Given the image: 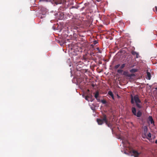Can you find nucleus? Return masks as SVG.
Returning a JSON list of instances; mask_svg holds the SVG:
<instances>
[{"label": "nucleus", "instance_id": "obj_31", "mask_svg": "<svg viewBox=\"0 0 157 157\" xmlns=\"http://www.w3.org/2000/svg\"><path fill=\"white\" fill-rule=\"evenodd\" d=\"M94 53H91L90 55L92 56V55H94Z\"/></svg>", "mask_w": 157, "mask_h": 157}, {"label": "nucleus", "instance_id": "obj_27", "mask_svg": "<svg viewBox=\"0 0 157 157\" xmlns=\"http://www.w3.org/2000/svg\"><path fill=\"white\" fill-rule=\"evenodd\" d=\"M142 137H143V138H146V137H147V136H145L144 134V135H143L142 136Z\"/></svg>", "mask_w": 157, "mask_h": 157}, {"label": "nucleus", "instance_id": "obj_32", "mask_svg": "<svg viewBox=\"0 0 157 157\" xmlns=\"http://www.w3.org/2000/svg\"><path fill=\"white\" fill-rule=\"evenodd\" d=\"M155 143L157 144V140H156L155 141Z\"/></svg>", "mask_w": 157, "mask_h": 157}, {"label": "nucleus", "instance_id": "obj_30", "mask_svg": "<svg viewBox=\"0 0 157 157\" xmlns=\"http://www.w3.org/2000/svg\"><path fill=\"white\" fill-rule=\"evenodd\" d=\"M98 52L100 53H101V51L100 50H99L98 51Z\"/></svg>", "mask_w": 157, "mask_h": 157}, {"label": "nucleus", "instance_id": "obj_2", "mask_svg": "<svg viewBox=\"0 0 157 157\" xmlns=\"http://www.w3.org/2000/svg\"><path fill=\"white\" fill-rule=\"evenodd\" d=\"M107 120V117L105 114L103 115V118L102 119H97V122L99 125L102 124L104 122L105 123L106 121Z\"/></svg>", "mask_w": 157, "mask_h": 157}, {"label": "nucleus", "instance_id": "obj_18", "mask_svg": "<svg viewBox=\"0 0 157 157\" xmlns=\"http://www.w3.org/2000/svg\"><path fill=\"white\" fill-rule=\"evenodd\" d=\"M123 74V75L128 77V75L129 74L128 73V72L124 71Z\"/></svg>", "mask_w": 157, "mask_h": 157}, {"label": "nucleus", "instance_id": "obj_20", "mask_svg": "<svg viewBox=\"0 0 157 157\" xmlns=\"http://www.w3.org/2000/svg\"><path fill=\"white\" fill-rule=\"evenodd\" d=\"M147 128H146V129H144V136H146V133H147Z\"/></svg>", "mask_w": 157, "mask_h": 157}, {"label": "nucleus", "instance_id": "obj_33", "mask_svg": "<svg viewBox=\"0 0 157 157\" xmlns=\"http://www.w3.org/2000/svg\"><path fill=\"white\" fill-rule=\"evenodd\" d=\"M97 49L98 51V50H99L100 49H99V48H97Z\"/></svg>", "mask_w": 157, "mask_h": 157}, {"label": "nucleus", "instance_id": "obj_5", "mask_svg": "<svg viewBox=\"0 0 157 157\" xmlns=\"http://www.w3.org/2000/svg\"><path fill=\"white\" fill-rule=\"evenodd\" d=\"M106 124L109 128H111L112 131H113V129L112 128V124L109 123L108 122V120H107L105 122Z\"/></svg>", "mask_w": 157, "mask_h": 157}, {"label": "nucleus", "instance_id": "obj_8", "mask_svg": "<svg viewBox=\"0 0 157 157\" xmlns=\"http://www.w3.org/2000/svg\"><path fill=\"white\" fill-rule=\"evenodd\" d=\"M142 114V112L140 110H139L138 111L137 113H136V115L135 116H136L138 117H140L141 116Z\"/></svg>", "mask_w": 157, "mask_h": 157}, {"label": "nucleus", "instance_id": "obj_3", "mask_svg": "<svg viewBox=\"0 0 157 157\" xmlns=\"http://www.w3.org/2000/svg\"><path fill=\"white\" fill-rule=\"evenodd\" d=\"M41 11V14L44 16L45 15L46 13L47 12V10L46 8H44V7L41 8L40 9Z\"/></svg>", "mask_w": 157, "mask_h": 157}, {"label": "nucleus", "instance_id": "obj_16", "mask_svg": "<svg viewBox=\"0 0 157 157\" xmlns=\"http://www.w3.org/2000/svg\"><path fill=\"white\" fill-rule=\"evenodd\" d=\"M99 94V93L98 91H97L95 94L94 97L97 99Z\"/></svg>", "mask_w": 157, "mask_h": 157}, {"label": "nucleus", "instance_id": "obj_9", "mask_svg": "<svg viewBox=\"0 0 157 157\" xmlns=\"http://www.w3.org/2000/svg\"><path fill=\"white\" fill-rule=\"evenodd\" d=\"M53 1L56 4H60L62 2V0H53Z\"/></svg>", "mask_w": 157, "mask_h": 157}, {"label": "nucleus", "instance_id": "obj_6", "mask_svg": "<svg viewBox=\"0 0 157 157\" xmlns=\"http://www.w3.org/2000/svg\"><path fill=\"white\" fill-rule=\"evenodd\" d=\"M131 53L133 55H136V58H138L139 57V53H138L137 52H135V51H132L131 52Z\"/></svg>", "mask_w": 157, "mask_h": 157}, {"label": "nucleus", "instance_id": "obj_14", "mask_svg": "<svg viewBox=\"0 0 157 157\" xmlns=\"http://www.w3.org/2000/svg\"><path fill=\"white\" fill-rule=\"evenodd\" d=\"M137 71V70L136 69H132L130 70V71L131 73H135Z\"/></svg>", "mask_w": 157, "mask_h": 157}, {"label": "nucleus", "instance_id": "obj_24", "mask_svg": "<svg viewBox=\"0 0 157 157\" xmlns=\"http://www.w3.org/2000/svg\"><path fill=\"white\" fill-rule=\"evenodd\" d=\"M90 98V96L88 95H87L85 97V99L87 101H89V100L88 99V98Z\"/></svg>", "mask_w": 157, "mask_h": 157}, {"label": "nucleus", "instance_id": "obj_10", "mask_svg": "<svg viewBox=\"0 0 157 157\" xmlns=\"http://www.w3.org/2000/svg\"><path fill=\"white\" fill-rule=\"evenodd\" d=\"M132 113L134 115H136V109L135 107H132Z\"/></svg>", "mask_w": 157, "mask_h": 157}, {"label": "nucleus", "instance_id": "obj_13", "mask_svg": "<svg viewBox=\"0 0 157 157\" xmlns=\"http://www.w3.org/2000/svg\"><path fill=\"white\" fill-rule=\"evenodd\" d=\"M123 143L124 146H126V145L127 146H128L129 145V143L128 141H123Z\"/></svg>", "mask_w": 157, "mask_h": 157}, {"label": "nucleus", "instance_id": "obj_15", "mask_svg": "<svg viewBox=\"0 0 157 157\" xmlns=\"http://www.w3.org/2000/svg\"><path fill=\"white\" fill-rule=\"evenodd\" d=\"M141 102H137L136 103V104L137 107L139 108H141L142 107V106L140 104V103Z\"/></svg>", "mask_w": 157, "mask_h": 157}, {"label": "nucleus", "instance_id": "obj_12", "mask_svg": "<svg viewBox=\"0 0 157 157\" xmlns=\"http://www.w3.org/2000/svg\"><path fill=\"white\" fill-rule=\"evenodd\" d=\"M108 94H109L110 96L112 97L113 99H114V97L113 94L112 92L111 91H109L108 92Z\"/></svg>", "mask_w": 157, "mask_h": 157}, {"label": "nucleus", "instance_id": "obj_17", "mask_svg": "<svg viewBox=\"0 0 157 157\" xmlns=\"http://www.w3.org/2000/svg\"><path fill=\"white\" fill-rule=\"evenodd\" d=\"M151 133H149L147 136L146 138L149 140V138H151Z\"/></svg>", "mask_w": 157, "mask_h": 157}, {"label": "nucleus", "instance_id": "obj_28", "mask_svg": "<svg viewBox=\"0 0 157 157\" xmlns=\"http://www.w3.org/2000/svg\"><path fill=\"white\" fill-rule=\"evenodd\" d=\"M155 10L157 12V6H155Z\"/></svg>", "mask_w": 157, "mask_h": 157}, {"label": "nucleus", "instance_id": "obj_26", "mask_svg": "<svg viewBox=\"0 0 157 157\" xmlns=\"http://www.w3.org/2000/svg\"><path fill=\"white\" fill-rule=\"evenodd\" d=\"M98 42L96 40H94L93 42V43L94 44H96L98 43Z\"/></svg>", "mask_w": 157, "mask_h": 157}, {"label": "nucleus", "instance_id": "obj_4", "mask_svg": "<svg viewBox=\"0 0 157 157\" xmlns=\"http://www.w3.org/2000/svg\"><path fill=\"white\" fill-rule=\"evenodd\" d=\"M132 152L135 157H138L140 154V153H139L137 151L134 150H132Z\"/></svg>", "mask_w": 157, "mask_h": 157}, {"label": "nucleus", "instance_id": "obj_23", "mask_svg": "<svg viewBox=\"0 0 157 157\" xmlns=\"http://www.w3.org/2000/svg\"><path fill=\"white\" fill-rule=\"evenodd\" d=\"M120 64H117L114 66V68L115 69H117L120 66Z\"/></svg>", "mask_w": 157, "mask_h": 157}, {"label": "nucleus", "instance_id": "obj_34", "mask_svg": "<svg viewBox=\"0 0 157 157\" xmlns=\"http://www.w3.org/2000/svg\"><path fill=\"white\" fill-rule=\"evenodd\" d=\"M98 2H100V0H96Z\"/></svg>", "mask_w": 157, "mask_h": 157}, {"label": "nucleus", "instance_id": "obj_22", "mask_svg": "<svg viewBox=\"0 0 157 157\" xmlns=\"http://www.w3.org/2000/svg\"><path fill=\"white\" fill-rule=\"evenodd\" d=\"M123 71L122 70L118 69L117 71V72L121 74L122 72Z\"/></svg>", "mask_w": 157, "mask_h": 157}, {"label": "nucleus", "instance_id": "obj_1", "mask_svg": "<svg viewBox=\"0 0 157 157\" xmlns=\"http://www.w3.org/2000/svg\"><path fill=\"white\" fill-rule=\"evenodd\" d=\"M130 99L131 103L132 104L134 103V100L136 103L137 102H141V101L137 95H135L134 97L131 95L130 96Z\"/></svg>", "mask_w": 157, "mask_h": 157}, {"label": "nucleus", "instance_id": "obj_19", "mask_svg": "<svg viewBox=\"0 0 157 157\" xmlns=\"http://www.w3.org/2000/svg\"><path fill=\"white\" fill-rule=\"evenodd\" d=\"M134 76H135V75L134 74L132 73L131 74H129L128 75V77H131Z\"/></svg>", "mask_w": 157, "mask_h": 157}, {"label": "nucleus", "instance_id": "obj_25", "mask_svg": "<svg viewBox=\"0 0 157 157\" xmlns=\"http://www.w3.org/2000/svg\"><path fill=\"white\" fill-rule=\"evenodd\" d=\"M101 102L102 103H103L104 104H105L106 103V101L104 100H101Z\"/></svg>", "mask_w": 157, "mask_h": 157}, {"label": "nucleus", "instance_id": "obj_29", "mask_svg": "<svg viewBox=\"0 0 157 157\" xmlns=\"http://www.w3.org/2000/svg\"><path fill=\"white\" fill-rule=\"evenodd\" d=\"M90 96V98H91L92 97V95L91 94H89V95H88Z\"/></svg>", "mask_w": 157, "mask_h": 157}, {"label": "nucleus", "instance_id": "obj_35", "mask_svg": "<svg viewBox=\"0 0 157 157\" xmlns=\"http://www.w3.org/2000/svg\"><path fill=\"white\" fill-rule=\"evenodd\" d=\"M43 18V17H40V18Z\"/></svg>", "mask_w": 157, "mask_h": 157}, {"label": "nucleus", "instance_id": "obj_36", "mask_svg": "<svg viewBox=\"0 0 157 157\" xmlns=\"http://www.w3.org/2000/svg\"><path fill=\"white\" fill-rule=\"evenodd\" d=\"M88 91H89V90H88Z\"/></svg>", "mask_w": 157, "mask_h": 157}, {"label": "nucleus", "instance_id": "obj_7", "mask_svg": "<svg viewBox=\"0 0 157 157\" xmlns=\"http://www.w3.org/2000/svg\"><path fill=\"white\" fill-rule=\"evenodd\" d=\"M148 121H150L152 124H154V122L151 116H149L148 118Z\"/></svg>", "mask_w": 157, "mask_h": 157}, {"label": "nucleus", "instance_id": "obj_21", "mask_svg": "<svg viewBox=\"0 0 157 157\" xmlns=\"http://www.w3.org/2000/svg\"><path fill=\"white\" fill-rule=\"evenodd\" d=\"M125 66V63H123L121 65L120 67V68L121 69H123Z\"/></svg>", "mask_w": 157, "mask_h": 157}, {"label": "nucleus", "instance_id": "obj_11", "mask_svg": "<svg viewBox=\"0 0 157 157\" xmlns=\"http://www.w3.org/2000/svg\"><path fill=\"white\" fill-rule=\"evenodd\" d=\"M147 76L146 77V78L147 79L150 80L151 78V75L150 73L149 72H147Z\"/></svg>", "mask_w": 157, "mask_h": 157}]
</instances>
